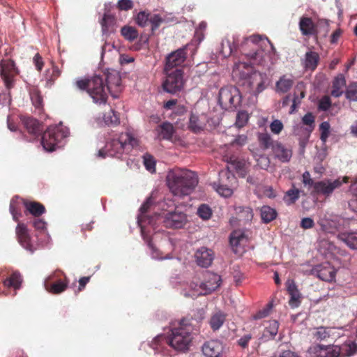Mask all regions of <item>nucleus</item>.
Segmentation results:
<instances>
[{"mask_svg": "<svg viewBox=\"0 0 357 357\" xmlns=\"http://www.w3.org/2000/svg\"><path fill=\"white\" fill-rule=\"evenodd\" d=\"M270 45L272 50L275 51V47L267 38H262L260 35H252L243 38L240 42L238 36H234L232 41L229 39L222 42V52L226 56H229L239 48L241 52L246 56L248 62L239 61L234 66L233 72L236 73L243 68L249 69L252 66L263 65L264 62V51L263 47Z\"/></svg>", "mask_w": 357, "mask_h": 357, "instance_id": "1", "label": "nucleus"}, {"mask_svg": "<svg viewBox=\"0 0 357 357\" xmlns=\"http://www.w3.org/2000/svg\"><path fill=\"white\" fill-rule=\"evenodd\" d=\"M188 318L181 320L179 326L172 329L171 334L166 337L160 335L155 337L151 343V347L157 352L162 351V345L168 344L176 351H185L189 349L193 339V328H191L192 323Z\"/></svg>", "mask_w": 357, "mask_h": 357, "instance_id": "2", "label": "nucleus"}, {"mask_svg": "<svg viewBox=\"0 0 357 357\" xmlns=\"http://www.w3.org/2000/svg\"><path fill=\"white\" fill-rule=\"evenodd\" d=\"M167 183L174 195L183 197L194 190L198 183V178L192 171L176 169L168 172Z\"/></svg>", "mask_w": 357, "mask_h": 357, "instance_id": "3", "label": "nucleus"}, {"mask_svg": "<svg viewBox=\"0 0 357 357\" xmlns=\"http://www.w3.org/2000/svg\"><path fill=\"white\" fill-rule=\"evenodd\" d=\"M75 86L86 91L96 104H105L108 98V87L100 73L96 74L88 79H79L75 82Z\"/></svg>", "mask_w": 357, "mask_h": 357, "instance_id": "4", "label": "nucleus"}, {"mask_svg": "<svg viewBox=\"0 0 357 357\" xmlns=\"http://www.w3.org/2000/svg\"><path fill=\"white\" fill-rule=\"evenodd\" d=\"M138 143V139L132 133L121 132L116 137L107 142L105 147L99 150L98 155L103 158L106 156L119 157L137 146Z\"/></svg>", "mask_w": 357, "mask_h": 357, "instance_id": "5", "label": "nucleus"}, {"mask_svg": "<svg viewBox=\"0 0 357 357\" xmlns=\"http://www.w3.org/2000/svg\"><path fill=\"white\" fill-rule=\"evenodd\" d=\"M357 351V344L349 341L341 346L315 344L307 351L306 357H347Z\"/></svg>", "mask_w": 357, "mask_h": 357, "instance_id": "6", "label": "nucleus"}, {"mask_svg": "<svg viewBox=\"0 0 357 357\" xmlns=\"http://www.w3.org/2000/svg\"><path fill=\"white\" fill-rule=\"evenodd\" d=\"M221 281L219 275L206 271L202 273V280H192L189 284L190 292L185 291L183 295L185 297L197 298L210 294L220 286Z\"/></svg>", "mask_w": 357, "mask_h": 357, "instance_id": "7", "label": "nucleus"}, {"mask_svg": "<svg viewBox=\"0 0 357 357\" xmlns=\"http://www.w3.org/2000/svg\"><path fill=\"white\" fill-rule=\"evenodd\" d=\"M68 133V129L62 126H50L41 137V144L47 151H53Z\"/></svg>", "mask_w": 357, "mask_h": 357, "instance_id": "8", "label": "nucleus"}, {"mask_svg": "<svg viewBox=\"0 0 357 357\" xmlns=\"http://www.w3.org/2000/svg\"><path fill=\"white\" fill-rule=\"evenodd\" d=\"M18 74L19 70L13 59H3L0 61V77L7 90L10 91L14 87Z\"/></svg>", "mask_w": 357, "mask_h": 357, "instance_id": "9", "label": "nucleus"}, {"mask_svg": "<svg viewBox=\"0 0 357 357\" xmlns=\"http://www.w3.org/2000/svg\"><path fill=\"white\" fill-rule=\"evenodd\" d=\"M165 73L167 77L162 84L164 90L172 94L180 91L184 84L183 70L181 68H176L174 70H168V72Z\"/></svg>", "mask_w": 357, "mask_h": 357, "instance_id": "10", "label": "nucleus"}, {"mask_svg": "<svg viewBox=\"0 0 357 357\" xmlns=\"http://www.w3.org/2000/svg\"><path fill=\"white\" fill-rule=\"evenodd\" d=\"M218 101L221 107L225 109L235 107L240 102L239 91L234 86H227L220 89L219 91Z\"/></svg>", "mask_w": 357, "mask_h": 357, "instance_id": "11", "label": "nucleus"}, {"mask_svg": "<svg viewBox=\"0 0 357 357\" xmlns=\"http://www.w3.org/2000/svg\"><path fill=\"white\" fill-rule=\"evenodd\" d=\"M266 74L254 71L245 78L243 85L248 88V92L257 96L266 88Z\"/></svg>", "mask_w": 357, "mask_h": 357, "instance_id": "12", "label": "nucleus"}, {"mask_svg": "<svg viewBox=\"0 0 357 357\" xmlns=\"http://www.w3.org/2000/svg\"><path fill=\"white\" fill-rule=\"evenodd\" d=\"M348 177H344L342 181L340 178L335 180L325 179L314 183V187L312 189V195H321L326 197H330L333 191L339 188L343 183L348 182Z\"/></svg>", "mask_w": 357, "mask_h": 357, "instance_id": "13", "label": "nucleus"}, {"mask_svg": "<svg viewBox=\"0 0 357 357\" xmlns=\"http://www.w3.org/2000/svg\"><path fill=\"white\" fill-rule=\"evenodd\" d=\"M150 206V204L149 202H146L144 203L140 207L141 215L138 218V225L141 229V234L144 238V240L147 243L148 245L150 248H152L151 239L148 234L149 232L147 229V226H153L154 225V218L149 217L146 215L144 213L147 211Z\"/></svg>", "mask_w": 357, "mask_h": 357, "instance_id": "14", "label": "nucleus"}, {"mask_svg": "<svg viewBox=\"0 0 357 357\" xmlns=\"http://www.w3.org/2000/svg\"><path fill=\"white\" fill-rule=\"evenodd\" d=\"M248 243V238L242 230L233 231L229 236V243L233 251L237 255H242L245 250L244 247Z\"/></svg>", "mask_w": 357, "mask_h": 357, "instance_id": "15", "label": "nucleus"}, {"mask_svg": "<svg viewBox=\"0 0 357 357\" xmlns=\"http://www.w3.org/2000/svg\"><path fill=\"white\" fill-rule=\"evenodd\" d=\"M162 223L167 228L179 229L187 222V216L183 212H169L162 217Z\"/></svg>", "mask_w": 357, "mask_h": 357, "instance_id": "16", "label": "nucleus"}, {"mask_svg": "<svg viewBox=\"0 0 357 357\" xmlns=\"http://www.w3.org/2000/svg\"><path fill=\"white\" fill-rule=\"evenodd\" d=\"M186 59V51L185 48H180L170 54L166 58V63L165 71L174 70L176 68L181 66Z\"/></svg>", "mask_w": 357, "mask_h": 357, "instance_id": "17", "label": "nucleus"}, {"mask_svg": "<svg viewBox=\"0 0 357 357\" xmlns=\"http://www.w3.org/2000/svg\"><path fill=\"white\" fill-rule=\"evenodd\" d=\"M15 232L19 243L24 248L33 253L35 248L31 244V236L26 225L24 223L19 222L16 227Z\"/></svg>", "mask_w": 357, "mask_h": 357, "instance_id": "18", "label": "nucleus"}, {"mask_svg": "<svg viewBox=\"0 0 357 357\" xmlns=\"http://www.w3.org/2000/svg\"><path fill=\"white\" fill-rule=\"evenodd\" d=\"M317 277L326 282H332L335 280L336 271L335 268L328 262L316 266L313 269Z\"/></svg>", "mask_w": 357, "mask_h": 357, "instance_id": "19", "label": "nucleus"}, {"mask_svg": "<svg viewBox=\"0 0 357 357\" xmlns=\"http://www.w3.org/2000/svg\"><path fill=\"white\" fill-rule=\"evenodd\" d=\"M20 120L24 128L33 138L40 135L42 132L41 124L36 119L31 116H22Z\"/></svg>", "mask_w": 357, "mask_h": 357, "instance_id": "20", "label": "nucleus"}, {"mask_svg": "<svg viewBox=\"0 0 357 357\" xmlns=\"http://www.w3.org/2000/svg\"><path fill=\"white\" fill-rule=\"evenodd\" d=\"M202 351L206 357H221L222 345L218 340H209L203 344Z\"/></svg>", "mask_w": 357, "mask_h": 357, "instance_id": "21", "label": "nucleus"}, {"mask_svg": "<svg viewBox=\"0 0 357 357\" xmlns=\"http://www.w3.org/2000/svg\"><path fill=\"white\" fill-rule=\"evenodd\" d=\"M100 75L103 78L105 83L107 85L109 93H111L114 88L121 86V78L116 70H107L102 72Z\"/></svg>", "mask_w": 357, "mask_h": 357, "instance_id": "22", "label": "nucleus"}, {"mask_svg": "<svg viewBox=\"0 0 357 357\" xmlns=\"http://www.w3.org/2000/svg\"><path fill=\"white\" fill-rule=\"evenodd\" d=\"M213 252L205 247L197 250L195 253L197 264L202 267L209 266L213 260Z\"/></svg>", "mask_w": 357, "mask_h": 357, "instance_id": "23", "label": "nucleus"}, {"mask_svg": "<svg viewBox=\"0 0 357 357\" xmlns=\"http://www.w3.org/2000/svg\"><path fill=\"white\" fill-rule=\"evenodd\" d=\"M273 153L275 157L282 162H289L292 156V151L284 146L281 142L276 141L273 146Z\"/></svg>", "mask_w": 357, "mask_h": 357, "instance_id": "24", "label": "nucleus"}, {"mask_svg": "<svg viewBox=\"0 0 357 357\" xmlns=\"http://www.w3.org/2000/svg\"><path fill=\"white\" fill-rule=\"evenodd\" d=\"M299 29L303 36H316V23L309 17H301L299 21Z\"/></svg>", "mask_w": 357, "mask_h": 357, "instance_id": "25", "label": "nucleus"}, {"mask_svg": "<svg viewBox=\"0 0 357 357\" xmlns=\"http://www.w3.org/2000/svg\"><path fill=\"white\" fill-rule=\"evenodd\" d=\"M346 86V79L343 74H338L332 82V89L331 95L333 97L338 98L341 96L345 91L344 88Z\"/></svg>", "mask_w": 357, "mask_h": 357, "instance_id": "26", "label": "nucleus"}, {"mask_svg": "<svg viewBox=\"0 0 357 357\" xmlns=\"http://www.w3.org/2000/svg\"><path fill=\"white\" fill-rule=\"evenodd\" d=\"M320 60L319 54L314 51L307 52L303 61L305 70L314 71L317 68Z\"/></svg>", "mask_w": 357, "mask_h": 357, "instance_id": "27", "label": "nucleus"}, {"mask_svg": "<svg viewBox=\"0 0 357 357\" xmlns=\"http://www.w3.org/2000/svg\"><path fill=\"white\" fill-rule=\"evenodd\" d=\"M23 204L26 210L34 218H39L46 211L44 205L38 202L23 199Z\"/></svg>", "mask_w": 357, "mask_h": 357, "instance_id": "28", "label": "nucleus"}, {"mask_svg": "<svg viewBox=\"0 0 357 357\" xmlns=\"http://www.w3.org/2000/svg\"><path fill=\"white\" fill-rule=\"evenodd\" d=\"M156 131L160 139L171 140L175 129L171 123L165 121L158 126Z\"/></svg>", "mask_w": 357, "mask_h": 357, "instance_id": "29", "label": "nucleus"}, {"mask_svg": "<svg viewBox=\"0 0 357 357\" xmlns=\"http://www.w3.org/2000/svg\"><path fill=\"white\" fill-rule=\"evenodd\" d=\"M287 288L290 295L289 304L292 307H298L301 301V294L297 289V286L293 280H288L287 282Z\"/></svg>", "mask_w": 357, "mask_h": 357, "instance_id": "30", "label": "nucleus"}, {"mask_svg": "<svg viewBox=\"0 0 357 357\" xmlns=\"http://www.w3.org/2000/svg\"><path fill=\"white\" fill-rule=\"evenodd\" d=\"M102 31L105 34L114 32L115 30L116 18L114 15L105 13L101 21Z\"/></svg>", "mask_w": 357, "mask_h": 357, "instance_id": "31", "label": "nucleus"}, {"mask_svg": "<svg viewBox=\"0 0 357 357\" xmlns=\"http://www.w3.org/2000/svg\"><path fill=\"white\" fill-rule=\"evenodd\" d=\"M294 85V80L287 75H282L275 84V91L278 93L288 92Z\"/></svg>", "mask_w": 357, "mask_h": 357, "instance_id": "32", "label": "nucleus"}, {"mask_svg": "<svg viewBox=\"0 0 357 357\" xmlns=\"http://www.w3.org/2000/svg\"><path fill=\"white\" fill-rule=\"evenodd\" d=\"M234 210L239 221L249 222L253 218V211L249 206H235Z\"/></svg>", "mask_w": 357, "mask_h": 357, "instance_id": "33", "label": "nucleus"}, {"mask_svg": "<svg viewBox=\"0 0 357 357\" xmlns=\"http://www.w3.org/2000/svg\"><path fill=\"white\" fill-rule=\"evenodd\" d=\"M257 141L260 148L263 150L272 149L275 146V142L274 141L269 133L267 132H259L257 134Z\"/></svg>", "mask_w": 357, "mask_h": 357, "instance_id": "34", "label": "nucleus"}, {"mask_svg": "<svg viewBox=\"0 0 357 357\" xmlns=\"http://www.w3.org/2000/svg\"><path fill=\"white\" fill-rule=\"evenodd\" d=\"M338 238L351 249L357 250V232H343L338 234Z\"/></svg>", "mask_w": 357, "mask_h": 357, "instance_id": "35", "label": "nucleus"}, {"mask_svg": "<svg viewBox=\"0 0 357 357\" xmlns=\"http://www.w3.org/2000/svg\"><path fill=\"white\" fill-rule=\"evenodd\" d=\"M68 280H58L56 282L52 284H49L48 282L45 283V288L46 289L54 294H59L64 291L68 287Z\"/></svg>", "mask_w": 357, "mask_h": 357, "instance_id": "36", "label": "nucleus"}, {"mask_svg": "<svg viewBox=\"0 0 357 357\" xmlns=\"http://www.w3.org/2000/svg\"><path fill=\"white\" fill-rule=\"evenodd\" d=\"M22 278L20 273L13 272L10 277L3 280V285L6 287H13L19 289L21 287Z\"/></svg>", "mask_w": 357, "mask_h": 357, "instance_id": "37", "label": "nucleus"}, {"mask_svg": "<svg viewBox=\"0 0 357 357\" xmlns=\"http://www.w3.org/2000/svg\"><path fill=\"white\" fill-rule=\"evenodd\" d=\"M279 323L276 320H270L267 321V326L263 333V337L266 339H273L278 333Z\"/></svg>", "mask_w": 357, "mask_h": 357, "instance_id": "38", "label": "nucleus"}, {"mask_svg": "<svg viewBox=\"0 0 357 357\" xmlns=\"http://www.w3.org/2000/svg\"><path fill=\"white\" fill-rule=\"evenodd\" d=\"M317 223L324 232L333 234L337 230V223L334 220L327 218L326 215L320 218Z\"/></svg>", "mask_w": 357, "mask_h": 357, "instance_id": "39", "label": "nucleus"}, {"mask_svg": "<svg viewBox=\"0 0 357 357\" xmlns=\"http://www.w3.org/2000/svg\"><path fill=\"white\" fill-rule=\"evenodd\" d=\"M277 217L276 211L268 206H263L261 208V218L262 221L264 223H269L273 220H275Z\"/></svg>", "mask_w": 357, "mask_h": 357, "instance_id": "40", "label": "nucleus"}, {"mask_svg": "<svg viewBox=\"0 0 357 357\" xmlns=\"http://www.w3.org/2000/svg\"><path fill=\"white\" fill-rule=\"evenodd\" d=\"M315 38L326 37L329 32V22L325 19H319L316 22Z\"/></svg>", "mask_w": 357, "mask_h": 357, "instance_id": "41", "label": "nucleus"}, {"mask_svg": "<svg viewBox=\"0 0 357 357\" xmlns=\"http://www.w3.org/2000/svg\"><path fill=\"white\" fill-rule=\"evenodd\" d=\"M204 310L203 309H199L194 312L193 315L190 318H189L188 317H185L190 320V323L192 324V325L191 326V328H193V331H198L199 328V324L204 319Z\"/></svg>", "mask_w": 357, "mask_h": 357, "instance_id": "42", "label": "nucleus"}, {"mask_svg": "<svg viewBox=\"0 0 357 357\" xmlns=\"http://www.w3.org/2000/svg\"><path fill=\"white\" fill-rule=\"evenodd\" d=\"M225 321V315L222 312H217L214 314L210 319L209 324L213 331L218 330Z\"/></svg>", "mask_w": 357, "mask_h": 357, "instance_id": "43", "label": "nucleus"}, {"mask_svg": "<svg viewBox=\"0 0 357 357\" xmlns=\"http://www.w3.org/2000/svg\"><path fill=\"white\" fill-rule=\"evenodd\" d=\"M103 121L107 126H116L120 123L119 114L112 109L104 114Z\"/></svg>", "mask_w": 357, "mask_h": 357, "instance_id": "44", "label": "nucleus"}, {"mask_svg": "<svg viewBox=\"0 0 357 357\" xmlns=\"http://www.w3.org/2000/svg\"><path fill=\"white\" fill-rule=\"evenodd\" d=\"M331 328L324 326L318 327L313 333V338L317 341H324L331 336Z\"/></svg>", "mask_w": 357, "mask_h": 357, "instance_id": "45", "label": "nucleus"}, {"mask_svg": "<svg viewBox=\"0 0 357 357\" xmlns=\"http://www.w3.org/2000/svg\"><path fill=\"white\" fill-rule=\"evenodd\" d=\"M121 35L125 39L129 41H133L138 37V32L135 27L124 26L121 29Z\"/></svg>", "mask_w": 357, "mask_h": 357, "instance_id": "46", "label": "nucleus"}, {"mask_svg": "<svg viewBox=\"0 0 357 357\" xmlns=\"http://www.w3.org/2000/svg\"><path fill=\"white\" fill-rule=\"evenodd\" d=\"M345 97L349 101L357 102V82H351L344 91Z\"/></svg>", "mask_w": 357, "mask_h": 357, "instance_id": "47", "label": "nucleus"}, {"mask_svg": "<svg viewBox=\"0 0 357 357\" xmlns=\"http://www.w3.org/2000/svg\"><path fill=\"white\" fill-rule=\"evenodd\" d=\"M189 128L194 132H199L204 128V123L199 120L198 116L192 114L190 117Z\"/></svg>", "mask_w": 357, "mask_h": 357, "instance_id": "48", "label": "nucleus"}, {"mask_svg": "<svg viewBox=\"0 0 357 357\" xmlns=\"http://www.w3.org/2000/svg\"><path fill=\"white\" fill-rule=\"evenodd\" d=\"M212 214V210L207 204H201L197 209V215L203 220H209Z\"/></svg>", "mask_w": 357, "mask_h": 357, "instance_id": "49", "label": "nucleus"}, {"mask_svg": "<svg viewBox=\"0 0 357 357\" xmlns=\"http://www.w3.org/2000/svg\"><path fill=\"white\" fill-rule=\"evenodd\" d=\"M10 212L13 215V218L15 222L19 221L20 217H21V209L19 206V204L17 200L12 199L10 203Z\"/></svg>", "mask_w": 357, "mask_h": 357, "instance_id": "50", "label": "nucleus"}, {"mask_svg": "<svg viewBox=\"0 0 357 357\" xmlns=\"http://www.w3.org/2000/svg\"><path fill=\"white\" fill-rule=\"evenodd\" d=\"M302 122L304 125L308 126L305 128V132H312L314 127V116L311 112H307L302 118Z\"/></svg>", "mask_w": 357, "mask_h": 357, "instance_id": "51", "label": "nucleus"}, {"mask_svg": "<svg viewBox=\"0 0 357 357\" xmlns=\"http://www.w3.org/2000/svg\"><path fill=\"white\" fill-rule=\"evenodd\" d=\"M31 99L33 105L36 109H43V98L38 90H33L31 92Z\"/></svg>", "mask_w": 357, "mask_h": 357, "instance_id": "52", "label": "nucleus"}, {"mask_svg": "<svg viewBox=\"0 0 357 357\" xmlns=\"http://www.w3.org/2000/svg\"><path fill=\"white\" fill-rule=\"evenodd\" d=\"M144 165L146 169L151 173L155 172V160L154 158L150 154H145L143 157Z\"/></svg>", "mask_w": 357, "mask_h": 357, "instance_id": "53", "label": "nucleus"}, {"mask_svg": "<svg viewBox=\"0 0 357 357\" xmlns=\"http://www.w3.org/2000/svg\"><path fill=\"white\" fill-rule=\"evenodd\" d=\"M331 126L328 121H324L319 125V130L321 132L320 139L325 143L330 135Z\"/></svg>", "mask_w": 357, "mask_h": 357, "instance_id": "54", "label": "nucleus"}, {"mask_svg": "<svg viewBox=\"0 0 357 357\" xmlns=\"http://www.w3.org/2000/svg\"><path fill=\"white\" fill-rule=\"evenodd\" d=\"M150 13L145 11L139 12L136 17V23L142 26H146L149 22Z\"/></svg>", "mask_w": 357, "mask_h": 357, "instance_id": "55", "label": "nucleus"}, {"mask_svg": "<svg viewBox=\"0 0 357 357\" xmlns=\"http://www.w3.org/2000/svg\"><path fill=\"white\" fill-rule=\"evenodd\" d=\"M61 75V72L57 66H53L52 69L47 70L46 79L47 82H54Z\"/></svg>", "mask_w": 357, "mask_h": 357, "instance_id": "56", "label": "nucleus"}, {"mask_svg": "<svg viewBox=\"0 0 357 357\" xmlns=\"http://www.w3.org/2000/svg\"><path fill=\"white\" fill-rule=\"evenodd\" d=\"M31 223L36 230L40 232L46 231V222L43 219L39 218H33Z\"/></svg>", "mask_w": 357, "mask_h": 357, "instance_id": "57", "label": "nucleus"}, {"mask_svg": "<svg viewBox=\"0 0 357 357\" xmlns=\"http://www.w3.org/2000/svg\"><path fill=\"white\" fill-rule=\"evenodd\" d=\"M284 128L282 122L280 120H273L270 124L271 131L275 135H279Z\"/></svg>", "mask_w": 357, "mask_h": 357, "instance_id": "58", "label": "nucleus"}, {"mask_svg": "<svg viewBox=\"0 0 357 357\" xmlns=\"http://www.w3.org/2000/svg\"><path fill=\"white\" fill-rule=\"evenodd\" d=\"M248 121V115L245 112H239L236 116V126L238 128L243 127Z\"/></svg>", "mask_w": 357, "mask_h": 357, "instance_id": "59", "label": "nucleus"}, {"mask_svg": "<svg viewBox=\"0 0 357 357\" xmlns=\"http://www.w3.org/2000/svg\"><path fill=\"white\" fill-rule=\"evenodd\" d=\"M272 308V304L268 303L264 308L259 310L256 314L253 315L254 319H260L266 317L269 315L271 310Z\"/></svg>", "mask_w": 357, "mask_h": 357, "instance_id": "60", "label": "nucleus"}, {"mask_svg": "<svg viewBox=\"0 0 357 357\" xmlns=\"http://www.w3.org/2000/svg\"><path fill=\"white\" fill-rule=\"evenodd\" d=\"M163 22L162 18L160 15L154 14L149 17V22L151 24V29L153 31L157 29L161 23Z\"/></svg>", "mask_w": 357, "mask_h": 357, "instance_id": "61", "label": "nucleus"}, {"mask_svg": "<svg viewBox=\"0 0 357 357\" xmlns=\"http://www.w3.org/2000/svg\"><path fill=\"white\" fill-rule=\"evenodd\" d=\"M119 10H129L133 8V2L132 0H119L116 5Z\"/></svg>", "mask_w": 357, "mask_h": 357, "instance_id": "62", "label": "nucleus"}, {"mask_svg": "<svg viewBox=\"0 0 357 357\" xmlns=\"http://www.w3.org/2000/svg\"><path fill=\"white\" fill-rule=\"evenodd\" d=\"M331 106V98L328 96H323L319 101V109L322 111H327Z\"/></svg>", "mask_w": 357, "mask_h": 357, "instance_id": "63", "label": "nucleus"}, {"mask_svg": "<svg viewBox=\"0 0 357 357\" xmlns=\"http://www.w3.org/2000/svg\"><path fill=\"white\" fill-rule=\"evenodd\" d=\"M216 190L220 195L225 197H230L233 193V190L231 188L222 184H220Z\"/></svg>", "mask_w": 357, "mask_h": 357, "instance_id": "64", "label": "nucleus"}]
</instances>
